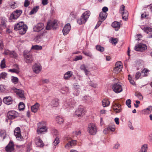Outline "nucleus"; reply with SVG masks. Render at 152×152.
<instances>
[{
  "label": "nucleus",
  "instance_id": "obj_3",
  "mask_svg": "<svg viewBox=\"0 0 152 152\" xmlns=\"http://www.w3.org/2000/svg\"><path fill=\"white\" fill-rule=\"evenodd\" d=\"M88 131L91 135L95 134L97 131L95 124L93 123L89 124L88 126Z\"/></svg>",
  "mask_w": 152,
  "mask_h": 152
},
{
  "label": "nucleus",
  "instance_id": "obj_61",
  "mask_svg": "<svg viewBox=\"0 0 152 152\" xmlns=\"http://www.w3.org/2000/svg\"><path fill=\"white\" fill-rule=\"evenodd\" d=\"M53 134L54 135H55L56 137V136L58 134V131L56 129H54L53 130Z\"/></svg>",
  "mask_w": 152,
  "mask_h": 152
},
{
  "label": "nucleus",
  "instance_id": "obj_16",
  "mask_svg": "<svg viewBox=\"0 0 152 152\" xmlns=\"http://www.w3.org/2000/svg\"><path fill=\"white\" fill-rule=\"evenodd\" d=\"M135 50L137 51H142L147 48V47L145 44H140L136 45L135 47Z\"/></svg>",
  "mask_w": 152,
  "mask_h": 152
},
{
  "label": "nucleus",
  "instance_id": "obj_24",
  "mask_svg": "<svg viewBox=\"0 0 152 152\" xmlns=\"http://www.w3.org/2000/svg\"><path fill=\"white\" fill-rule=\"evenodd\" d=\"M112 26L115 28V30L118 31L120 27V23L118 22L115 21L112 24Z\"/></svg>",
  "mask_w": 152,
  "mask_h": 152
},
{
  "label": "nucleus",
  "instance_id": "obj_19",
  "mask_svg": "<svg viewBox=\"0 0 152 152\" xmlns=\"http://www.w3.org/2000/svg\"><path fill=\"white\" fill-rule=\"evenodd\" d=\"M114 111L116 113H119L121 111V105L118 104H115L113 106Z\"/></svg>",
  "mask_w": 152,
  "mask_h": 152
},
{
  "label": "nucleus",
  "instance_id": "obj_34",
  "mask_svg": "<svg viewBox=\"0 0 152 152\" xmlns=\"http://www.w3.org/2000/svg\"><path fill=\"white\" fill-rule=\"evenodd\" d=\"M96 48L97 50L100 52H102L104 51V50L103 47L99 45H97L96 46Z\"/></svg>",
  "mask_w": 152,
  "mask_h": 152
},
{
  "label": "nucleus",
  "instance_id": "obj_43",
  "mask_svg": "<svg viewBox=\"0 0 152 152\" xmlns=\"http://www.w3.org/2000/svg\"><path fill=\"white\" fill-rule=\"evenodd\" d=\"M149 72V70L146 69H144L142 71V73H144V74L143 75V76H148L147 73Z\"/></svg>",
  "mask_w": 152,
  "mask_h": 152
},
{
  "label": "nucleus",
  "instance_id": "obj_64",
  "mask_svg": "<svg viewBox=\"0 0 152 152\" xmlns=\"http://www.w3.org/2000/svg\"><path fill=\"white\" fill-rule=\"evenodd\" d=\"M102 10V12L106 13V12L107 11L108 9L107 7H104L103 8Z\"/></svg>",
  "mask_w": 152,
  "mask_h": 152
},
{
  "label": "nucleus",
  "instance_id": "obj_5",
  "mask_svg": "<svg viewBox=\"0 0 152 152\" xmlns=\"http://www.w3.org/2000/svg\"><path fill=\"white\" fill-rule=\"evenodd\" d=\"M125 9V6L122 5L120 7L119 12L122 15L123 19L126 20L128 17V13Z\"/></svg>",
  "mask_w": 152,
  "mask_h": 152
},
{
  "label": "nucleus",
  "instance_id": "obj_18",
  "mask_svg": "<svg viewBox=\"0 0 152 152\" xmlns=\"http://www.w3.org/2000/svg\"><path fill=\"white\" fill-rule=\"evenodd\" d=\"M24 58L25 61L27 63H31L33 60V58L32 56L30 54L25 55L24 56Z\"/></svg>",
  "mask_w": 152,
  "mask_h": 152
},
{
  "label": "nucleus",
  "instance_id": "obj_59",
  "mask_svg": "<svg viewBox=\"0 0 152 152\" xmlns=\"http://www.w3.org/2000/svg\"><path fill=\"white\" fill-rule=\"evenodd\" d=\"M69 18H71V19H73L75 18V16L74 15L73 13H72L69 16Z\"/></svg>",
  "mask_w": 152,
  "mask_h": 152
},
{
  "label": "nucleus",
  "instance_id": "obj_42",
  "mask_svg": "<svg viewBox=\"0 0 152 152\" xmlns=\"http://www.w3.org/2000/svg\"><path fill=\"white\" fill-rule=\"evenodd\" d=\"M115 127L114 126H110L107 127V130L108 131L113 132L115 131Z\"/></svg>",
  "mask_w": 152,
  "mask_h": 152
},
{
  "label": "nucleus",
  "instance_id": "obj_47",
  "mask_svg": "<svg viewBox=\"0 0 152 152\" xmlns=\"http://www.w3.org/2000/svg\"><path fill=\"white\" fill-rule=\"evenodd\" d=\"M122 64L120 61H118L115 64V67H118V68H122Z\"/></svg>",
  "mask_w": 152,
  "mask_h": 152
},
{
  "label": "nucleus",
  "instance_id": "obj_32",
  "mask_svg": "<svg viewBox=\"0 0 152 152\" xmlns=\"http://www.w3.org/2000/svg\"><path fill=\"white\" fill-rule=\"evenodd\" d=\"M39 9V7L38 6H37L34 7L30 12L29 14L30 15H32L34 13H36Z\"/></svg>",
  "mask_w": 152,
  "mask_h": 152
},
{
  "label": "nucleus",
  "instance_id": "obj_62",
  "mask_svg": "<svg viewBox=\"0 0 152 152\" xmlns=\"http://www.w3.org/2000/svg\"><path fill=\"white\" fill-rule=\"evenodd\" d=\"M11 51H10L8 50H6L5 51L4 54L6 55H10Z\"/></svg>",
  "mask_w": 152,
  "mask_h": 152
},
{
  "label": "nucleus",
  "instance_id": "obj_55",
  "mask_svg": "<svg viewBox=\"0 0 152 152\" xmlns=\"http://www.w3.org/2000/svg\"><path fill=\"white\" fill-rule=\"evenodd\" d=\"M48 0H42V4L44 6L47 5L48 3Z\"/></svg>",
  "mask_w": 152,
  "mask_h": 152
},
{
  "label": "nucleus",
  "instance_id": "obj_58",
  "mask_svg": "<svg viewBox=\"0 0 152 152\" xmlns=\"http://www.w3.org/2000/svg\"><path fill=\"white\" fill-rule=\"evenodd\" d=\"M81 132L80 131H75L73 132L74 134L76 136L80 135L81 134Z\"/></svg>",
  "mask_w": 152,
  "mask_h": 152
},
{
  "label": "nucleus",
  "instance_id": "obj_31",
  "mask_svg": "<svg viewBox=\"0 0 152 152\" xmlns=\"http://www.w3.org/2000/svg\"><path fill=\"white\" fill-rule=\"evenodd\" d=\"M102 105L104 107H107L110 104V101L107 99H104L102 102Z\"/></svg>",
  "mask_w": 152,
  "mask_h": 152
},
{
  "label": "nucleus",
  "instance_id": "obj_40",
  "mask_svg": "<svg viewBox=\"0 0 152 152\" xmlns=\"http://www.w3.org/2000/svg\"><path fill=\"white\" fill-rule=\"evenodd\" d=\"M7 74L5 72H3L0 74V79H5L7 77Z\"/></svg>",
  "mask_w": 152,
  "mask_h": 152
},
{
  "label": "nucleus",
  "instance_id": "obj_35",
  "mask_svg": "<svg viewBox=\"0 0 152 152\" xmlns=\"http://www.w3.org/2000/svg\"><path fill=\"white\" fill-rule=\"evenodd\" d=\"M15 66H16L17 68L16 69H10L9 70V71L12 72H15L17 74H18L19 72V68L18 67V66L17 65H16Z\"/></svg>",
  "mask_w": 152,
  "mask_h": 152
},
{
  "label": "nucleus",
  "instance_id": "obj_41",
  "mask_svg": "<svg viewBox=\"0 0 152 152\" xmlns=\"http://www.w3.org/2000/svg\"><path fill=\"white\" fill-rule=\"evenodd\" d=\"M11 80L12 83L15 84H17L18 81V79L17 77H12Z\"/></svg>",
  "mask_w": 152,
  "mask_h": 152
},
{
  "label": "nucleus",
  "instance_id": "obj_15",
  "mask_svg": "<svg viewBox=\"0 0 152 152\" xmlns=\"http://www.w3.org/2000/svg\"><path fill=\"white\" fill-rule=\"evenodd\" d=\"M71 29V26L70 24L69 23H68L66 24L64 27L63 29L62 30V32L63 34L64 35H66L67 34Z\"/></svg>",
  "mask_w": 152,
  "mask_h": 152
},
{
  "label": "nucleus",
  "instance_id": "obj_9",
  "mask_svg": "<svg viewBox=\"0 0 152 152\" xmlns=\"http://www.w3.org/2000/svg\"><path fill=\"white\" fill-rule=\"evenodd\" d=\"M112 89L115 93H120L123 90L121 85L118 83L113 84L112 86Z\"/></svg>",
  "mask_w": 152,
  "mask_h": 152
},
{
  "label": "nucleus",
  "instance_id": "obj_21",
  "mask_svg": "<svg viewBox=\"0 0 152 152\" xmlns=\"http://www.w3.org/2000/svg\"><path fill=\"white\" fill-rule=\"evenodd\" d=\"M148 149V145L146 143L142 145L140 148L139 152H147Z\"/></svg>",
  "mask_w": 152,
  "mask_h": 152
},
{
  "label": "nucleus",
  "instance_id": "obj_14",
  "mask_svg": "<svg viewBox=\"0 0 152 152\" xmlns=\"http://www.w3.org/2000/svg\"><path fill=\"white\" fill-rule=\"evenodd\" d=\"M44 25L42 23H39L36 25L33 28L34 31L39 32L44 28Z\"/></svg>",
  "mask_w": 152,
  "mask_h": 152
},
{
  "label": "nucleus",
  "instance_id": "obj_7",
  "mask_svg": "<svg viewBox=\"0 0 152 152\" xmlns=\"http://www.w3.org/2000/svg\"><path fill=\"white\" fill-rule=\"evenodd\" d=\"M14 134L17 139L20 141L24 140V138L21 134L20 128L18 127H17L14 130Z\"/></svg>",
  "mask_w": 152,
  "mask_h": 152
},
{
  "label": "nucleus",
  "instance_id": "obj_48",
  "mask_svg": "<svg viewBox=\"0 0 152 152\" xmlns=\"http://www.w3.org/2000/svg\"><path fill=\"white\" fill-rule=\"evenodd\" d=\"M131 102V101L130 99H128L126 101V104L129 108H130L131 107V105L130 104Z\"/></svg>",
  "mask_w": 152,
  "mask_h": 152
},
{
  "label": "nucleus",
  "instance_id": "obj_8",
  "mask_svg": "<svg viewBox=\"0 0 152 152\" xmlns=\"http://www.w3.org/2000/svg\"><path fill=\"white\" fill-rule=\"evenodd\" d=\"M57 20H54L51 22H49L47 23L46 26V29L49 30L52 28L53 29H56L57 27Z\"/></svg>",
  "mask_w": 152,
  "mask_h": 152
},
{
  "label": "nucleus",
  "instance_id": "obj_1",
  "mask_svg": "<svg viewBox=\"0 0 152 152\" xmlns=\"http://www.w3.org/2000/svg\"><path fill=\"white\" fill-rule=\"evenodd\" d=\"M14 28L15 30H19V33L21 34H25L27 29V26L24 25L23 22H20L16 24L14 26Z\"/></svg>",
  "mask_w": 152,
  "mask_h": 152
},
{
  "label": "nucleus",
  "instance_id": "obj_37",
  "mask_svg": "<svg viewBox=\"0 0 152 152\" xmlns=\"http://www.w3.org/2000/svg\"><path fill=\"white\" fill-rule=\"evenodd\" d=\"M25 108V105L24 103L23 102H20L18 106V108L19 110H24Z\"/></svg>",
  "mask_w": 152,
  "mask_h": 152
},
{
  "label": "nucleus",
  "instance_id": "obj_25",
  "mask_svg": "<svg viewBox=\"0 0 152 152\" xmlns=\"http://www.w3.org/2000/svg\"><path fill=\"white\" fill-rule=\"evenodd\" d=\"M39 106L40 105L39 103H36L35 104L31 107V111L33 113H36L37 111Z\"/></svg>",
  "mask_w": 152,
  "mask_h": 152
},
{
  "label": "nucleus",
  "instance_id": "obj_46",
  "mask_svg": "<svg viewBox=\"0 0 152 152\" xmlns=\"http://www.w3.org/2000/svg\"><path fill=\"white\" fill-rule=\"evenodd\" d=\"M1 67V68H5V61L4 59H3L1 61V63L0 64Z\"/></svg>",
  "mask_w": 152,
  "mask_h": 152
},
{
  "label": "nucleus",
  "instance_id": "obj_6",
  "mask_svg": "<svg viewBox=\"0 0 152 152\" xmlns=\"http://www.w3.org/2000/svg\"><path fill=\"white\" fill-rule=\"evenodd\" d=\"M75 103L74 99H72L69 101H67L64 103L63 108L66 109L74 107L75 105Z\"/></svg>",
  "mask_w": 152,
  "mask_h": 152
},
{
  "label": "nucleus",
  "instance_id": "obj_11",
  "mask_svg": "<svg viewBox=\"0 0 152 152\" xmlns=\"http://www.w3.org/2000/svg\"><path fill=\"white\" fill-rule=\"evenodd\" d=\"M7 116L9 119H13L18 116V113L15 111H10L8 112Z\"/></svg>",
  "mask_w": 152,
  "mask_h": 152
},
{
  "label": "nucleus",
  "instance_id": "obj_45",
  "mask_svg": "<svg viewBox=\"0 0 152 152\" xmlns=\"http://www.w3.org/2000/svg\"><path fill=\"white\" fill-rule=\"evenodd\" d=\"M135 95L137 97L140 99L141 100L142 99L143 96L139 92H136Z\"/></svg>",
  "mask_w": 152,
  "mask_h": 152
},
{
  "label": "nucleus",
  "instance_id": "obj_56",
  "mask_svg": "<svg viewBox=\"0 0 152 152\" xmlns=\"http://www.w3.org/2000/svg\"><path fill=\"white\" fill-rule=\"evenodd\" d=\"M80 68L81 69L83 70L84 71L87 69L86 67L84 64L81 65Z\"/></svg>",
  "mask_w": 152,
  "mask_h": 152
},
{
  "label": "nucleus",
  "instance_id": "obj_2",
  "mask_svg": "<svg viewBox=\"0 0 152 152\" xmlns=\"http://www.w3.org/2000/svg\"><path fill=\"white\" fill-rule=\"evenodd\" d=\"M90 15V12L87 11L84 12L81 16L80 18L77 20V23L79 25L85 23L87 20Z\"/></svg>",
  "mask_w": 152,
  "mask_h": 152
},
{
  "label": "nucleus",
  "instance_id": "obj_52",
  "mask_svg": "<svg viewBox=\"0 0 152 152\" xmlns=\"http://www.w3.org/2000/svg\"><path fill=\"white\" fill-rule=\"evenodd\" d=\"M141 74L140 72H137L135 75V78L136 80L138 79L141 76Z\"/></svg>",
  "mask_w": 152,
  "mask_h": 152
},
{
  "label": "nucleus",
  "instance_id": "obj_50",
  "mask_svg": "<svg viewBox=\"0 0 152 152\" xmlns=\"http://www.w3.org/2000/svg\"><path fill=\"white\" fill-rule=\"evenodd\" d=\"M83 52L84 54L89 57H91L92 56V54L90 52H86L83 51Z\"/></svg>",
  "mask_w": 152,
  "mask_h": 152
},
{
  "label": "nucleus",
  "instance_id": "obj_33",
  "mask_svg": "<svg viewBox=\"0 0 152 152\" xmlns=\"http://www.w3.org/2000/svg\"><path fill=\"white\" fill-rule=\"evenodd\" d=\"M57 122L59 124H61L63 123L64 122V119L61 117L57 116L56 118Z\"/></svg>",
  "mask_w": 152,
  "mask_h": 152
},
{
  "label": "nucleus",
  "instance_id": "obj_51",
  "mask_svg": "<svg viewBox=\"0 0 152 152\" xmlns=\"http://www.w3.org/2000/svg\"><path fill=\"white\" fill-rule=\"evenodd\" d=\"M10 56L11 57L15 58H16L17 56L16 53L14 51H11Z\"/></svg>",
  "mask_w": 152,
  "mask_h": 152
},
{
  "label": "nucleus",
  "instance_id": "obj_39",
  "mask_svg": "<svg viewBox=\"0 0 152 152\" xmlns=\"http://www.w3.org/2000/svg\"><path fill=\"white\" fill-rule=\"evenodd\" d=\"M59 142V138L58 137H56L55 140L53 143V145L54 146H56Z\"/></svg>",
  "mask_w": 152,
  "mask_h": 152
},
{
  "label": "nucleus",
  "instance_id": "obj_12",
  "mask_svg": "<svg viewBox=\"0 0 152 152\" xmlns=\"http://www.w3.org/2000/svg\"><path fill=\"white\" fill-rule=\"evenodd\" d=\"M33 72L35 73H39L42 70V66L39 63L35 64L32 67Z\"/></svg>",
  "mask_w": 152,
  "mask_h": 152
},
{
  "label": "nucleus",
  "instance_id": "obj_36",
  "mask_svg": "<svg viewBox=\"0 0 152 152\" xmlns=\"http://www.w3.org/2000/svg\"><path fill=\"white\" fill-rule=\"evenodd\" d=\"M42 49V47L41 46L37 45L33 46L31 48V49H34L37 50H41Z\"/></svg>",
  "mask_w": 152,
  "mask_h": 152
},
{
  "label": "nucleus",
  "instance_id": "obj_44",
  "mask_svg": "<svg viewBox=\"0 0 152 152\" xmlns=\"http://www.w3.org/2000/svg\"><path fill=\"white\" fill-rule=\"evenodd\" d=\"M1 135L4 139L6 136V131L4 130H2L0 132Z\"/></svg>",
  "mask_w": 152,
  "mask_h": 152
},
{
  "label": "nucleus",
  "instance_id": "obj_23",
  "mask_svg": "<svg viewBox=\"0 0 152 152\" xmlns=\"http://www.w3.org/2000/svg\"><path fill=\"white\" fill-rule=\"evenodd\" d=\"M4 102L7 104H11L12 103V100L10 96H8L4 97L3 99Z\"/></svg>",
  "mask_w": 152,
  "mask_h": 152
},
{
  "label": "nucleus",
  "instance_id": "obj_17",
  "mask_svg": "<svg viewBox=\"0 0 152 152\" xmlns=\"http://www.w3.org/2000/svg\"><path fill=\"white\" fill-rule=\"evenodd\" d=\"M14 150V145L12 141H10L5 148V150L7 152H11Z\"/></svg>",
  "mask_w": 152,
  "mask_h": 152
},
{
  "label": "nucleus",
  "instance_id": "obj_53",
  "mask_svg": "<svg viewBox=\"0 0 152 152\" xmlns=\"http://www.w3.org/2000/svg\"><path fill=\"white\" fill-rule=\"evenodd\" d=\"M30 2L28 0H25L24 3V6L25 7H27L30 4Z\"/></svg>",
  "mask_w": 152,
  "mask_h": 152
},
{
  "label": "nucleus",
  "instance_id": "obj_22",
  "mask_svg": "<svg viewBox=\"0 0 152 152\" xmlns=\"http://www.w3.org/2000/svg\"><path fill=\"white\" fill-rule=\"evenodd\" d=\"M84 113L82 108H78L77 109L75 112V115L77 116H81L84 114Z\"/></svg>",
  "mask_w": 152,
  "mask_h": 152
},
{
  "label": "nucleus",
  "instance_id": "obj_4",
  "mask_svg": "<svg viewBox=\"0 0 152 152\" xmlns=\"http://www.w3.org/2000/svg\"><path fill=\"white\" fill-rule=\"evenodd\" d=\"M107 14L104 12H101L99 14V21H98L95 27V29L97 28L101 25L103 21L106 18Z\"/></svg>",
  "mask_w": 152,
  "mask_h": 152
},
{
  "label": "nucleus",
  "instance_id": "obj_13",
  "mask_svg": "<svg viewBox=\"0 0 152 152\" xmlns=\"http://www.w3.org/2000/svg\"><path fill=\"white\" fill-rule=\"evenodd\" d=\"M12 90L16 93V94L21 98L25 99V97L24 91L22 90L17 89L15 88H13Z\"/></svg>",
  "mask_w": 152,
  "mask_h": 152
},
{
  "label": "nucleus",
  "instance_id": "obj_10",
  "mask_svg": "<svg viewBox=\"0 0 152 152\" xmlns=\"http://www.w3.org/2000/svg\"><path fill=\"white\" fill-rule=\"evenodd\" d=\"M22 13V11L20 10H16L11 15L10 18L11 19H16L18 18Z\"/></svg>",
  "mask_w": 152,
  "mask_h": 152
},
{
  "label": "nucleus",
  "instance_id": "obj_27",
  "mask_svg": "<svg viewBox=\"0 0 152 152\" xmlns=\"http://www.w3.org/2000/svg\"><path fill=\"white\" fill-rule=\"evenodd\" d=\"M47 130V128L46 126H44L42 127H38L37 129V131L38 133H41L43 132H46Z\"/></svg>",
  "mask_w": 152,
  "mask_h": 152
},
{
  "label": "nucleus",
  "instance_id": "obj_38",
  "mask_svg": "<svg viewBox=\"0 0 152 152\" xmlns=\"http://www.w3.org/2000/svg\"><path fill=\"white\" fill-rule=\"evenodd\" d=\"M122 68H121L115 67L113 69V72L115 73H118L122 70Z\"/></svg>",
  "mask_w": 152,
  "mask_h": 152
},
{
  "label": "nucleus",
  "instance_id": "obj_54",
  "mask_svg": "<svg viewBox=\"0 0 152 152\" xmlns=\"http://www.w3.org/2000/svg\"><path fill=\"white\" fill-rule=\"evenodd\" d=\"M65 148L66 149H69L71 148L72 146L71 144H70V142H69L67 143L64 146Z\"/></svg>",
  "mask_w": 152,
  "mask_h": 152
},
{
  "label": "nucleus",
  "instance_id": "obj_60",
  "mask_svg": "<svg viewBox=\"0 0 152 152\" xmlns=\"http://www.w3.org/2000/svg\"><path fill=\"white\" fill-rule=\"evenodd\" d=\"M82 58V57L81 56H77L75 58L74 60L75 61H77L79 60H81Z\"/></svg>",
  "mask_w": 152,
  "mask_h": 152
},
{
  "label": "nucleus",
  "instance_id": "obj_29",
  "mask_svg": "<svg viewBox=\"0 0 152 152\" xmlns=\"http://www.w3.org/2000/svg\"><path fill=\"white\" fill-rule=\"evenodd\" d=\"M141 28L147 34H148L149 32L152 31V28L149 27L142 26Z\"/></svg>",
  "mask_w": 152,
  "mask_h": 152
},
{
  "label": "nucleus",
  "instance_id": "obj_63",
  "mask_svg": "<svg viewBox=\"0 0 152 152\" xmlns=\"http://www.w3.org/2000/svg\"><path fill=\"white\" fill-rule=\"evenodd\" d=\"M128 126L131 130H133L134 128L132 126V123L130 121H129Z\"/></svg>",
  "mask_w": 152,
  "mask_h": 152
},
{
  "label": "nucleus",
  "instance_id": "obj_49",
  "mask_svg": "<svg viewBox=\"0 0 152 152\" xmlns=\"http://www.w3.org/2000/svg\"><path fill=\"white\" fill-rule=\"evenodd\" d=\"M118 41V39L116 38H112L111 39V42L112 44H116L117 43Z\"/></svg>",
  "mask_w": 152,
  "mask_h": 152
},
{
  "label": "nucleus",
  "instance_id": "obj_26",
  "mask_svg": "<svg viewBox=\"0 0 152 152\" xmlns=\"http://www.w3.org/2000/svg\"><path fill=\"white\" fill-rule=\"evenodd\" d=\"M73 73L71 71H68L64 75V78L65 80H68L72 75Z\"/></svg>",
  "mask_w": 152,
  "mask_h": 152
},
{
  "label": "nucleus",
  "instance_id": "obj_57",
  "mask_svg": "<svg viewBox=\"0 0 152 152\" xmlns=\"http://www.w3.org/2000/svg\"><path fill=\"white\" fill-rule=\"evenodd\" d=\"M72 147L75 146L76 144L77 141L76 140H72L69 141Z\"/></svg>",
  "mask_w": 152,
  "mask_h": 152
},
{
  "label": "nucleus",
  "instance_id": "obj_30",
  "mask_svg": "<svg viewBox=\"0 0 152 152\" xmlns=\"http://www.w3.org/2000/svg\"><path fill=\"white\" fill-rule=\"evenodd\" d=\"M59 104L58 100L57 99H55L53 100L51 103V105L53 107H57Z\"/></svg>",
  "mask_w": 152,
  "mask_h": 152
},
{
  "label": "nucleus",
  "instance_id": "obj_20",
  "mask_svg": "<svg viewBox=\"0 0 152 152\" xmlns=\"http://www.w3.org/2000/svg\"><path fill=\"white\" fill-rule=\"evenodd\" d=\"M35 143L37 146L39 147H43L44 145L42 141L39 137L36 139Z\"/></svg>",
  "mask_w": 152,
  "mask_h": 152
},
{
  "label": "nucleus",
  "instance_id": "obj_28",
  "mask_svg": "<svg viewBox=\"0 0 152 152\" xmlns=\"http://www.w3.org/2000/svg\"><path fill=\"white\" fill-rule=\"evenodd\" d=\"M152 111V106H150L147 108L143 110V112L145 114H148L151 113Z\"/></svg>",
  "mask_w": 152,
  "mask_h": 152
}]
</instances>
